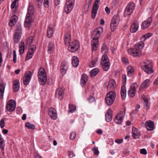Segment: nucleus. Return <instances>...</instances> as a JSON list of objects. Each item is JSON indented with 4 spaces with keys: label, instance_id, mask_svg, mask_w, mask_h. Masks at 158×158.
Listing matches in <instances>:
<instances>
[{
    "label": "nucleus",
    "instance_id": "f257e3e1",
    "mask_svg": "<svg viewBox=\"0 0 158 158\" xmlns=\"http://www.w3.org/2000/svg\"><path fill=\"white\" fill-rule=\"evenodd\" d=\"M103 31V28L99 27L95 29L92 33V37L93 40L91 41L92 51H95L98 46V39Z\"/></svg>",
    "mask_w": 158,
    "mask_h": 158
},
{
    "label": "nucleus",
    "instance_id": "f03ea898",
    "mask_svg": "<svg viewBox=\"0 0 158 158\" xmlns=\"http://www.w3.org/2000/svg\"><path fill=\"white\" fill-rule=\"evenodd\" d=\"M27 10L28 13L26 15L24 22V26L26 27H28L30 25L32 17L34 12V7L30 3L29 4Z\"/></svg>",
    "mask_w": 158,
    "mask_h": 158
},
{
    "label": "nucleus",
    "instance_id": "7ed1b4c3",
    "mask_svg": "<svg viewBox=\"0 0 158 158\" xmlns=\"http://www.w3.org/2000/svg\"><path fill=\"white\" fill-rule=\"evenodd\" d=\"M39 81L42 85H45L47 81V77L45 70L43 68H41L38 72Z\"/></svg>",
    "mask_w": 158,
    "mask_h": 158
},
{
    "label": "nucleus",
    "instance_id": "20e7f679",
    "mask_svg": "<svg viewBox=\"0 0 158 158\" xmlns=\"http://www.w3.org/2000/svg\"><path fill=\"white\" fill-rule=\"evenodd\" d=\"M22 26L21 24H17L15 34L13 36L14 42L15 44L18 43L21 38L22 34Z\"/></svg>",
    "mask_w": 158,
    "mask_h": 158
},
{
    "label": "nucleus",
    "instance_id": "39448f33",
    "mask_svg": "<svg viewBox=\"0 0 158 158\" xmlns=\"http://www.w3.org/2000/svg\"><path fill=\"white\" fill-rule=\"evenodd\" d=\"M115 93L113 91H111L108 93L106 97V103L107 105L112 104L115 98Z\"/></svg>",
    "mask_w": 158,
    "mask_h": 158
},
{
    "label": "nucleus",
    "instance_id": "423d86ee",
    "mask_svg": "<svg viewBox=\"0 0 158 158\" xmlns=\"http://www.w3.org/2000/svg\"><path fill=\"white\" fill-rule=\"evenodd\" d=\"M101 64L105 71H107L109 69L110 63L109 59L106 54H105L102 56Z\"/></svg>",
    "mask_w": 158,
    "mask_h": 158
},
{
    "label": "nucleus",
    "instance_id": "0eeeda50",
    "mask_svg": "<svg viewBox=\"0 0 158 158\" xmlns=\"http://www.w3.org/2000/svg\"><path fill=\"white\" fill-rule=\"evenodd\" d=\"M119 20V16L118 14L113 17L110 25V27L112 31H114L116 29Z\"/></svg>",
    "mask_w": 158,
    "mask_h": 158
},
{
    "label": "nucleus",
    "instance_id": "6e6552de",
    "mask_svg": "<svg viewBox=\"0 0 158 158\" xmlns=\"http://www.w3.org/2000/svg\"><path fill=\"white\" fill-rule=\"evenodd\" d=\"M143 63L145 64L144 65L142 66V68L144 71L148 74H151L153 73V70L152 69V64L150 61H147L144 62Z\"/></svg>",
    "mask_w": 158,
    "mask_h": 158
},
{
    "label": "nucleus",
    "instance_id": "1a4fd4ad",
    "mask_svg": "<svg viewBox=\"0 0 158 158\" xmlns=\"http://www.w3.org/2000/svg\"><path fill=\"white\" fill-rule=\"evenodd\" d=\"M125 114V112L121 111L115 116L114 119L115 123L117 124H120L122 122Z\"/></svg>",
    "mask_w": 158,
    "mask_h": 158
},
{
    "label": "nucleus",
    "instance_id": "9d476101",
    "mask_svg": "<svg viewBox=\"0 0 158 158\" xmlns=\"http://www.w3.org/2000/svg\"><path fill=\"white\" fill-rule=\"evenodd\" d=\"M135 5L134 3L130 2L129 3L125 10V13L127 15H131L135 9Z\"/></svg>",
    "mask_w": 158,
    "mask_h": 158
},
{
    "label": "nucleus",
    "instance_id": "9b49d317",
    "mask_svg": "<svg viewBox=\"0 0 158 158\" xmlns=\"http://www.w3.org/2000/svg\"><path fill=\"white\" fill-rule=\"evenodd\" d=\"M137 87L138 85L135 83L132 84L131 85L130 87L128 92V95L130 97L132 98L135 96Z\"/></svg>",
    "mask_w": 158,
    "mask_h": 158
},
{
    "label": "nucleus",
    "instance_id": "f8f14e48",
    "mask_svg": "<svg viewBox=\"0 0 158 158\" xmlns=\"http://www.w3.org/2000/svg\"><path fill=\"white\" fill-rule=\"evenodd\" d=\"M15 107L16 102L15 100H10L8 101L6 107L7 111L9 112L13 111Z\"/></svg>",
    "mask_w": 158,
    "mask_h": 158
},
{
    "label": "nucleus",
    "instance_id": "ddd939ff",
    "mask_svg": "<svg viewBox=\"0 0 158 158\" xmlns=\"http://www.w3.org/2000/svg\"><path fill=\"white\" fill-rule=\"evenodd\" d=\"M100 2V0H96L93 6L92 10V17L94 19L97 14L98 10L99 7L98 3Z\"/></svg>",
    "mask_w": 158,
    "mask_h": 158
},
{
    "label": "nucleus",
    "instance_id": "4468645a",
    "mask_svg": "<svg viewBox=\"0 0 158 158\" xmlns=\"http://www.w3.org/2000/svg\"><path fill=\"white\" fill-rule=\"evenodd\" d=\"M31 76V73L30 71H27L25 73L23 79V83L24 85H27L29 84Z\"/></svg>",
    "mask_w": 158,
    "mask_h": 158
},
{
    "label": "nucleus",
    "instance_id": "2eb2a0df",
    "mask_svg": "<svg viewBox=\"0 0 158 158\" xmlns=\"http://www.w3.org/2000/svg\"><path fill=\"white\" fill-rule=\"evenodd\" d=\"M48 115L53 120L57 119V117L56 110L53 108H50L48 110Z\"/></svg>",
    "mask_w": 158,
    "mask_h": 158
},
{
    "label": "nucleus",
    "instance_id": "dca6fc26",
    "mask_svg": "<svg viewBox=\"0 0 158 158\" xmlns=\"http://www.w3.org/2000/svg\"><path fill=\"white\" fill-rule=\"evenodd\" d=\"M70 50V51L73 52L76 51L79 48V42L75 40L72 43V44L71 45Z\"/></svg>",
    "mask_w": 158,
    "mask_h": 158
},
{
    "label": "nucleus",
    "instance_id": "f3484780",
    "mask_svg": "<svg viewBox=\"0 0 158 158\" xmlns=\"http://www.w3.org/2000/svg\"><path fill=\"white\" fill-rule=\"evenodd\" d=\"M152 21V18L151 17H149L147 20L143 21L141 25L142 28L145 29L147 28L151 24Z\"/></svg>",
    "mask_w": 158,
    "mask_h": 158
},
{
    "label": "nucleus",
    "instance_id": "a211bd4d",
    "mask_svg": "<svg viewBox=\"0 0 158 158\" xmlns=\"http://www.w3.org/2000/svg\"><path fill=\"white\" fill-rule=\"evenodd\" d=\"M112 111L110 108H109L107 111L105 115V118L106 121L108 122H110L112 118Z\"/></svg>",
    "mask_w": 158,
    "mask_h": 158
},
{
    "label": "nucleus",
    "instance_id": "6ab92c4d",
    "mask_svg": "<svg viewBox=\"0 0 158 158\" xmlns=\"http://www.w3.org/2000/svg\"><path fill=\"white\" fill-rule=\"evenodd\" d=\"M64 94L63 89L61 88H57L56 89V97L59 98L60 99H61Z\"/></svg>",
    "mask_w": 158,
    "mask_h": 158
},
{
    "label": "nucleus",
    "instance_id": "aec40b11",
    "mask_svg": "<svg viewBox=\"0 0 158 158\" xmlns=\"http://www.w3.org/2000/svg\"><path fill=\"white\" fill-rule=\"evenodd\" d=\"M145 125L148 131H152L154 128V122L151 120L147 121Z\"/></svg>",
    "mask_w": 158,
    "mask_h": 158
},
{
    "label": "nucleus",
    "instance_id": "412c9836",
    "mask_svg": "<svg viewBox=\"0 0 158 158\" xmlns=\"http://www.w3.org/2000/svg\"><path fill=\"white\" fill-rule=\"evenodd\" d=\"M138 23L136 21H134L131 27V32L133 33L135 32L138 30Z\"/></svg>",
    "mask_w": 158,
    "mask_h": 158
},
{
    "label": "nucleus",
    "instance_id": "4be33fe9",
    "mask_svg": "<svg viewBox=\"0 0 158 158\" xmlns=\"http://www.w3.org/2000/svg\"><path fill=\"white\" fill-rule=\"evenodd\" d=\"M131 55L134 56H139L140 54V50L137 49V48H131L128 51Z\"/></svg>",
    "mask_w": 158,
    "mask_h": 158
},
{
    "label": "nucleus",
    "instance_id": "5701e85b",
    "mask_svg": "<svg viewBox=\"0 0 158 158\" xmlns=\"http://www.w3.org/2000/svg\"><path fill=\"white\" fill-rule=\"evenodd\" d=\"M64 44L65 45H68V49L69 50V45L68 44H69V30H66L65 31V34L64 35Z\"/></svg>",
    "mask_w": 158,
    "mask_h": 158
},
{
    "label": "nucleus",
    "instance_id": "b1692460",
    "mask_svg": "<svg viewBox=\"0 0 158 158\" xmlns=\"http://www.w3.org/2000/svg\"><path fill=\"white\" fill-rule=\"evenodd\" d=\"M132 134L133 137L134 139L138 138L140 135L139 132L135 127H133L132 128Z\"/></svg>",
    "mask_w": 158,
    "mask_h": 158
},
{
    "label": "nucleus",
    "instance_id": "393cba45",
    "mask_svg": "<svg viewBox=\"0 0 158 158\" xmlns=\"http://www.w3.org/2000/svg\"><path fill=\"white\" fill-rule=\"evenodd\" d=\"M88 81V76L86 74H84L82 75L81 79V84L82 86H84L86 84Z\"/></svg>",
    "mask_w": 158,
    "mask_h": 158
},
{
    "label": "nucleus",
    "instance_id": "a878e982",
    "mask_svg": "<svg viewBox=\"0 0 158 158\" xmlns=\"http://www.w3.org/2000/svg\"><path fill=\"white\" fill-rule=\"evenodd\" d=\"M20 86L19 84V81L18 80H15L13 84V90L16 92H17Z\"/></svg>",
    "mask_w": 158,
    "mask_h": 158
},
{
    "label": "nucleus",
    "instance_id": "bb28decb",
    "mask_svg": "<svg viewBox=\"0 0 158 158\" xmlns=\"http://www.w3.org/2000/svg\"><path fill=\"white\" fill-rule=\"evenodd\" d=\"M17 18L15 15H13L11 17L9 23L10 26L12 27L15 25L17 21Z\"/></svg>",
    "mask_w": 158,
    "mask_h": 158
},
{
    "label": "nucleus",
    "instance_id": "cd10ccee",
    "mask_svg": "<svg viewBox=\"0 0 158 158\" xmlns=\"http://www.w3.org/2000/svg\"><path fill=\"white\" fill-rule=\"evenodd\" d=\"M79 60L77 56H73L72 59V64L73 66L77 67L79 64Z\"/></svg>",
    "mask_w": 158,
    "mask_h": 158
},
{
    "label": "nucleus",
    "instance_id": "c85d7f7f",
    "mask_svg": "<svg viewBox=\"0 0 158 158\" xmlns=\"http://www.w3.org/2000/svg\"><path fill=\"white\" fill-rule=\"evenodd\" d=\"M115 85V82L114 80L113 79L111 80L109 82L108 85L107 86V89L112 90L113 89L114 86Z\"/></svg>",
    "mask_w": 158,
    "mask_h": 158
},
{
    "label": "nucleus",
    "instance_id": "c756f323",
    "mask_svg": "<svg viewBox=\"0 0 158 158\" xmlns=\"http://www.w3.org/2000/svg\"><path fill=\"white\" fill-rule=\"evenodd\" d=\"M121 95L123 99H125L126 95V90L125 86L123 85L122 86L121 89Z\"/></svg>",
    "mask_w": 158,
    "mask_h": 158
},
{
    "label": "nucleus",
    "instance_id": "7c9ffc66",
    "mask_svg": "<svg viewBox=\"0 0 158 158\" xmlns=\"http://www.w3.org/2000/svg\"><path fill=\"white\" fill-rule=\"evenodd\" d=\"M25 49V44L23 42L21 41L19 44V52L20 54L23 53Z\"/></svg>",
    "mask_w": 158,
    "mask_h": 158
},
{
    "label": "nucleus",
    "instance_id": "2f4dec72",
    "mask_svg": "<svg viewBox=\"0 0 158 158\" xmlns=\"http://www.w3.org/2000/svg\"><path fill=\"white\" fill-rule=\"evenodd\" d=\"M5 86L3 83H0V96L2 98L3 96Z\"/></svg>",
    "mask_w": 158,
    "mask_h": 158
},
{
    "label": "nucleus",
    "instance_id": "473e14b6",
    "mask_svg": "<svg viewBox=\"0 0 158 158\" xmlns=\"http://www.w3.org/2000/svg\"><path fill=\"white\" fill-rule=\"evenodd\" d=\"M150 84V80L149 79L145 80L142 84L140 88L143 89L146 88L149 86Z\"/></svg>",
    "mask_w": 158,
    "mask_h": 158
},
{
    "label": "nucleus",
    "instance_id": "72a5a7b5",
    "mask_svg": "<svg viewBox=\"0 0 158 158\" xmlns=\"http://www.w3.org/2000/svg\"><path fill=\"white\" fill-rule=\"evenodd\" d=\"M65 63L64 61L63 62L60 66V72L62 75H64L66 72V69H65Z\"/></svg>",
    "mask_w": 158,
    "mask_h": 158
},
{
    "label": "nucleus",
    "instance_id": "f704fd0d",
    "mask_svg": "<svg viewBox=\"0 0 158 158\" xmlns=\"http://www.w3.org/2000/svg\"><path fill=\"white\" fill-rule=\"evenodd\" d=\"M127 71L128 75L131 76L133 75L134 73V69L132 66H129L127 68Z\"/></svg>",
    "mask_w": 158,
    "mask_h": 158
},
{
    "label": "nucleus",
    "instance_id": "c9c22d12",
    "mask_svg": "<svg viewBox=\"0 0 158 158\" xmlns=\"http://www.w3.org/2000/svg\"><path fill=\"white\" fill-rule=\"evenodd\" d=\"M98 69L95 68L92 70L90 72V75L91 77L95 76L99 72Z\"/></svg>",
    "mask_w": 158,
    "mask_h": 158
},
{
    "label": "nucleus",
    "instance_id": "e433bc0d",
    "mask_svg": "<svg viewBox=\"0 0 158 158\" xmlns=\"http://www.w3.org/2000/svg\"><path fill=\"white\" fill-rule=\"evenodd\" d=\"M69 1L67 0L66 2L65 6L64 8V12H65L66 14L69 13Z\"/></svg>",
    "mask_w": 158,
    "mask_h": 158
},
{
    "label": "nucleus",
    "instance_id": "4c0bfd02",
    "mask_svg": "<svg viewBox=\"0 0 158 158\" xmlns=\"http://www.w3.org/2000/svg\"><path fill=\"white\" fill-rule=\"evenodd\" d=\"M152 35V34L151 33H148L146 34L145 35H143L141 38V40L142 41H145L146 39L147 38H149L150 37H151Z\"/></svg>",
    "mask_w": 158,
    "mask_h": 158
},
{
    "label": "nucleus",
    "instance_id": "58836bf2",
    "mask_svg": "<svg viewBox=\"0 0 158 158\" xmlns=\"http://www.w3.org/2000/svg\"><path fill=\"white\" fill-rule=\"evenodd\" d=\"M5 143L4 140L2 138V135L0 134V147L2 149H3Z\"/></svg>",
    "mask_w": 158,
    "mask_h": 158
},
{
    "label": "nucleus",
    "instance_id": "ea45409f",
    "mask_svg": "<svg viewBox=\"0 0 158 158\" xmlns=\"http://www.w3.org/2000/svg\"><path fill=\"white\" fill-rule=\"evenodd\" d=\"M108 49L105 44H103L102 48V53H106L107 52Z\"/></svg>",
    "mask_w": 158,
    "mask_h": 158
},
{
    "label": "nucleus",
    "instance_id": "a19ab883",
    "mask_svg": "<svg viewBox=\"0 0 158 158\" xmlns=\"http://www.w3.org/2000/svg\"><path fill=\"white\" fill-rule=\"evenodd\" d=\"M25 126L29 129H35V126L34 124H32L29 122L26 123Z\"/></svg>",
    "mask_w": 158,
    "mask_h": 158
},
{
    "label": "nucleus",
    "instance_id": "79ce46f5",
    "mask_svg": "<svg viewBox=\"0 0 158 158\" xmlns=\"http://www.w3.org/2000/svg\"><path fill=\"white\" fill-rule=\"evenodd\" d=\"M144 46V44L143 43H137L135 45V48H138L139 50H142Z\"/></svg>",
    "mask_w": 158,
    "mask_h": 158
},
{
    "label": "nucleus",
    "instance_id": "37998d69",
    "mask_svg": "<svg viewBox=\"0 0 158 158\" xmlns=\"http://www.w3.org/2000/svg\"><path fill=\"white\" fill-rule=\"evenodd\" d=\"M53 31L54 29H48L47 35L49 38H50L52 37L53 33Z\"/></svg>",
    "mask_w": 158,
    "mask_h": 158
},
{
    "label": "nucleus",
    "instance_id": "c03bdc74",
    "mask_svg": "<svg viewBox=\"0 0 158 158\" xmlns=\"http://www.w3.org/2000/svg\"><path fill=\"white\" fill-rule=\"evenodd\" d=\"M143 100L144 101V102L145 104V106H146V109H148L149 108V106H150V104L149 103V100L148 99L146 98H143Z\"/></svg>",
    "mask_w": 158,
    "mask_h": 158
},
{
    "label": "nucleus",
    "instance_id": "a18cd8bd",
    "mask_svg": "<svg viewBox=\"0 0 158 158\" xmlns=\"http://www.w3.org/2000/svg\"><path fill=\"white\" fill-rule=\"evenodd\" d=\"M53 44L51 42H49L48 44V52L49 53H51L52 52V51L53 49Z\"/></svg>",
    "mask_w": 158,
    "mask_h": 158
},
{
    "label": "nucleus",
    "instance_id": "49530a36",
    "mask_svg": "<svg viewBox=\"0 0 158 158\" xmlns=\"http://www.w3.org/2000/svg\"><path fill=\"white\" fill-rule=\"evenodd\" d=\"M87 100L89 103L95 102H96L95 98L92 96H90L87 98Z\"/></svg>",
    "mask_w": 158,
    "mask_h": 158
},
{
    "label": "nucleus",
    "instance_id": "de8ad7c7",
    "mask_svg": "<svg viewBox=\"0 0 158 158\" xmlns=\"http://www.w3.org/2000/svg\"><path fill=\"white\" fill-rule=\"evenodd\" d=\"M76 109L75 106L70 104V113H73Z\"/></svg>",
    "mask_w": 158,
    "mask_h": 158
},
{
    "label": "nucleus",
    "instance_id": "09e8293b",
    "mask_svg": "<svg viewBox=\"0 0 158 158\" xmlns=\"http://www.w3.org/2000/svg\"><path fill=\"white\" fill-rule=\"evenodd\" d=\"M35 3L36 6L39 8H40L42 5L41 0H35Z\"/></svg>",
    "mask_w": 158,
    "mask_h": 158
},
{
    "label": "nucleus",
    "instance_id": "8fccbe9b",
    "mask_svg": "<svg viewBox=\"0 0 158 158\" xmlns=\"http://www.w3.org/2000/svg\"><path fill=\"white\" fill-rule=\"evenodd\" d=\"M70 10H71L73 7V6L75 4V0H70Z\"/></svg>",
    "mask_w": 158,
    "mask_h": 158
},
{
    "label": "nucleus",
    "instance_id": "3c124183",
    "mask_svg": "<svg viewBox=\"0 0 158 158\" xmlns=\"http://www.w3.org/2000/svg\"><path fill=\"white\" fill-rule=\"evenodd\" d=\"M76 136V133L74 132H73L71 133L70 136V139L71 140H73Z\"/></svg>",
    "mask_w": 158,
    "mask_h": 158
},
{
    "label": "nucleus",
    "instance_id": "603ef678",
    "mask_svg": "<svg viewBox=\"0 0 158 158\" xmlns=\"http://www.w3.org/2000/svg\"><path fill=\"white\" fill-rule=\"evenodd\" d=\"M13 61L14 63H15L17 61L16 60V54L15 50H14L13 52Z\"/></svg>",
    "mask_w": 158,
    "mask_h": 158
},
{
    "label": "nucleus",
    "instance_id": "864d4df0",
    "mask_svg": "<svg viewBox=\"0 0 158 158\" xmlns=\"http://www.w3.org/2000/svg\"><path fill=\"white\" fill-rule=\"evenodd\" d=\"M0 125L1 127L2 128H4L5 126V121L4 118L2 119L0 122Z\"/></svg>",
    "mask_w": 158,
    "mask_h": 158
},
{
    "label": "nucleus",
    "instance_id": "5fc2aeb1",
    "mask_svg": "<svg viewBox=\"0 0 158 158\" xmlns=\"http://www.w3.org/2000/svg\"><path fill=\"white\" fill-rule=\"evenodd\" d=\"M93 150L94 151V152L95 155H98L99 153V152L98 149L95 147H94L93 148Z\"/></svg>",
    "mask_w": 158,
    "mask_h": 158
},
{
    "label": "nucleus",
    "instance_id": "6e6d98bb",
    "mask_svg": "<svg viewBox=\"0 0 158 158\" xmlns=\"http://www.w3.org/2000/svg\"><path fill=\"white\" fill-rule=\"evenodd\" d=\"M17 0H14L11 6V9H14L16 6Z\"/></svg>",
    "mask_w": 158,
    "mask_h": 158
},
{
    "label": "nucleus",
    "instance_id": "4d7b16f0",
    "mask_svg": "<svg viewBox=\"0 0 158 158\" xmlns=\"http://www.w3.org/2000/svg\"><path fill=\"white\" fill-rule=\"evenodd\" d=\"M33 37L32 36H30L27 40V43L31 44L33 42Z\"/></svg>",
    "mask_w": 158,
    "mask_h": 158
},
{
    "label": "nucleus",
    "instance_id": "13d9d810",
    "mask_svg": "<svg viewBox=\"0 0 158 158\" xmlns=\"http://www.w3.org/2000/svg\"><path fill=\"white\" fill-rule=\"evenodd\" d=\"M122 81L123 84H126V76L125 74L122 75Z\"/></svg>",
    "mask_w": 158,
    "mask_h": 158
},
{
    "label": "nucleus",
    "instance_id": "bf43d9fd",
    "mask_svg": "<svg viewBox=\"0 0 158 158\" xmlns=\"http://www.w3.org/2000/svg\"><path fill=\"white\" fill-rule=\"evenodd\" d=\"M36 49V47L35 45H33L31 46L30 48L28 50H31V51L33 52H35Z\"/></svg>",
    "mask_w": 158,
    "mask_h": 158
},
{
    "label": "nucleus",
    "instance_id": "052dcab7",
    "mask_svg": "<svg viewBox=\"0 0 158 158\" xmlns=\"http://www.w3.org/2000/svg\"><path fill=\"white\" fill-rule=\"evenodd\" d=\"M140 152L142 154L146 155L147 154V152L146 150L144 149H142L140 150Z\"/></svg>",
    "mask_w": 158,
    "mask_h": 158
},
{
    "label": "nucleus",
    "instance_id": "680f3d73",
    "mask_svg": "<svg viewBox=\"0 0 158 158\" xmlns=\"http://www.w3.org/2000/svg\"><path fill=\"white\" fill-rule=\"evenodd\" d=\"M96 63V61L95 60L91 61L89 65L91 67H94V65Z\"/></svg>",
    "mask_w": 158,
    "mask_h": 158
},
{
    "label": "nucleus",
    "instance_id": "e2e57ef3",
    "mask_svg": "<svg viewBox=\"0 0 158 158\" xmlns=\"http://www.w3.org/2000/svg\"><path fill=\"white\" fill-rule=\"evenodd\" d=\"M122 61L124 63H128V60L127 58L125 57H123L122 59Z\"/></svg>",
    "mask_w": 158,
    "mask_h": 158
},
{
    "label": "nucleus",
    "instance_id": "0e129e2a",
    "mask_svg": "<svg viewBox=\"0 0 158 158\" xmlns=\"http://www.w3.org/2000/svg\"><path fill=\"white\" fill-rule=\"evenodd\" d=\"M123 141V140L122 139H116L115 140V142L116 143H118V144H120V143H122Z\"/></svg>",
    "mask_w": 158,
    "mask_h": 158
},
{
    "label": "nucleus",
    "instance_id": "69168bd1",
    "mask_svg": "<svg viewBox=\"0 0 158 158\" xmlns=\"http://www.w3.org/2000/svg\"><path fill=\"white\" fill-rule=\"evenodd\" d=\"M32 56L30 55H27L25 59V60H28L32 58Z\"/></svg>",
    "mask_w": 158,
    "mask_h": 158
},
{
    "label": "nucleus",
    "instance_id": "338daca9",
    "mask_svg": "<svg viewBox=\"0 0 158 158\" xmlns=\"http://www.w3.org/2000/svg\"><path fill=\"white\" fill-rule=\"evenodd\" d=\"M55 1V4L56 6L59 5L60 3V0H54Z\"/></svg>",
    "mask_w": 158,
    "mask_h": 158
},
{
    "label": "nucleus",
    "instance_id": "774afa93",
    "mask_svg": "<svg viewBox=\"0 0 158 158\" xmlns=\"http://www.w3.org/2000/svg\"><path fill=\"white\" fill-rule=\"evenodd\" d=\"M153 83L155 85H158V77L155 79Z\"/></svg>",
    "mask_w": 158,
    "mask_h": 158
}]
</instances>
